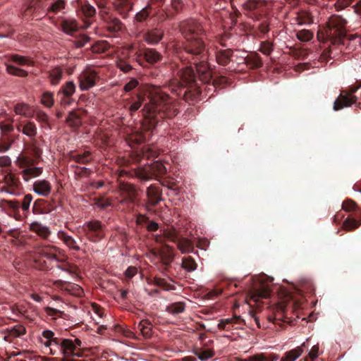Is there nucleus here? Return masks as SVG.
Segmentation results:
<instances>
[{"label": "nucleus", "instance_id": "1", "mask_svg": "<svg viewBox=\"0 0 361 361\" xmlns=\"http://www.w3.org/2000/svg\"><path fill=\"white\" fill-rule=\"evenodd\" d=\"M180 31L185 41L183 47L186 60L195 67L186 66L178 71L177 77L171 82L170 88L178 97L187 102H194L199 99L202 90L198 80L203 83L212 80V72L208 66L209 49L203 40L205 30L202 23L194 18L180 22Z\"/></svg>", "mask_w": 361, "mask_h": 361}, {"label": "nucleus", "instance_id": "2", "mask_svg": "<svg viewBox=\"0 0 361 361\" xmlns=\"http://www.w3.org/2000/svg\"><path fill=\"white\" fill-rule=\"evenodd\" d=\"M144 104L142 109L144 116L141 130L132 136V140L142 143L149 140L159 123L165 118H173L178 113L173 99L157 86L147 85L141 87L131 99L128 107L131 114L136 112Z\"/></svg>", "mask_w": 361, "mask_h": 361}, {"label": "nucleus", "instance_id": "3", "mask_svg": "<svg viewBox=\"0 0 361 361\" xmlns=\"http://www.w3.org/2000/svg\"><path fill=\"white\" fill-rule=\"evenodd\" d=\"M35 250L36 257L34 263L37 269L48 271L53 267L51 262L55 261L58 263L56 266L57 269L71 275L75 274V267L66 262V256L60 257V255L63 252L61 248L50 244H40L35 246Z\"/></svg>", "mask_w": 361, "mask_h": 361}, {"label": "nucleus", "instance_id": "4", "mask_svg": "<svg viewBox=\"0 0 361 361\" xmlns=\"http://www.w3.org/2000/svg\"><path fill=\"white\" fill-rule=\"evenodd\" d=\"M347 23V20L341 16L331 15L326 26L318 31V39L322 42L329 41L334 45L344 44Z\"/></svg>", "mask_w": 361, "mask_h": 361}, {"label": "nucleus", "instance_id": "5", "mask_svg": "<svg viewBox=\"0 0 361 361\" xmlns=\"http://www.w3.org/2000/svg\"><path fill=\"white\" fill-rule=\"evenodd\" d=\"M272 6V2L269 0H247L243 4V8L248 12L249 16L255 20L266 18Z\"/></svg>", "mask_w": 361, "mask_h": 361}, {"label": "nucleus", "instance_id": "6", "mask_svg": "<svg viewBox=\"0 0 361 361\" xmlns=\"http://www.w3.org/2000/svg\"><path fill=\"white\" fill-rule=\"evenodd\" d=\"M361 87V80H356L354 85L349 86L347 90H341L340 94L334 103V111H339L344 107H349L357 102V97L354 95Z\"/></svg>", "mask_w": 361, "mask_h": 361}, {"label": "nucleus", "instance_id": "7", "mask_svg": "<svg viewBox=\"0 0 361 361\" xmlns=\"http://www.w3.org/2000/svg\"><path fill=\"white\" fill-rule=\"evenodd\" d=\"M106 226L99 220H91L85 222L81 230L85 236L91 242L97 243L102 240L105 236Z\"/></svg>", "mask_w": 361, "mask_h": 361}, {"label": "nucleus", "instance_id": "8", "mask_svg": "<svg viewBox=\"0 0 361 361\" xmlns=\"http://www.w3.org/2000/svg\"><path fill=\"white\" fill-rule=\"evenodd\" d=\"M166 173V166L159 161H154L147 168L135 169L133 175L141 181H147L152 178H157Z\"/></svg>", "mask_w": 361, "mask_h": 361}, {"label": "nucleus", "instance_id": "9", "mask_svg": "<svg viewBox=\"0 0 361 361\" xmlns=\"http://www.w3.org/2000/svg\"><path fill=\"white\" fill-rule=\"evenodd\" d=\"M62 350L61 361H76L73 357L82 356V341L79 338H64L62 341Z\"/></svg>", "mask_w": 361, "mask_h": 361}, {"label": "nucleus", "instance_id": "10", "mask_svg": "<svg viewBox=\"0 0 361 361\" xmlns=\"http://www.w3.org/2000/svg\"><path fill=\"white\" fill-rule=\"evenodd\" d=\"M270 293L271 290L268 284L261 281L255 282L247 293V302L250 304L252 302L257 304L262 299L268 298Z\"/></svg>", "mask_w": 361, "mask_h": 361}, {"label": "nucleus", "instance_id": "11", "mask_svg": "<svg viewBox=\"0 0 361 361\" xmlns=\"http://www.w3.org/2000/svg\"><path fill=\"white\" fill-rule=\"evenodd\" d=\"M42 336L45 341L41 340V343L49 348V353L52 355H61L62 350V344L63 338L55 337V334L51 330H44L42 333Z\"/></svg>", "mask_w": 361, "mask_h": 361}, {"label": "nucleus", "instance_id": "12", "mask_svg": "<svg viewBox=\"0 0 361 361\" xmlns=\"http://www.w3.org/2000/svg\"><path fill=\"white\" fill-rule=\"evenodd\" d=\"M33 200V197L31 194H26L21 202L16 200H4V202L5 205L11 209L13 212L15 214L16 219L18 220L20 219V215L19 214L20 208L23 212V214L27 216L28 215L30 211V204Z\"/></svg>", "mask_w": 361, "mask_h": 361}, {"label": "nucleus", "instance_id": "13", "mask_svg": "<svg viewBox=\"0 0 361 361\" xmlns=\"http://www.w3.org/2000/svg\"><path fill=\"white\" fill-rule=\"evenodd\" d=\"M98 73L91 68H87L78 76V85L81 91H86L94 87L99 80Z\"/></svg>", "mask_w": 361, "mask_h": 361}, {"label": "nucleus", "instance_id": "14", "mask_svg": "<svg viewBox=\"0 0 361 361\" xmlns=\"http://www.w3.org/2000/svg\"><path fill=\"white\" fill-rule=\"evenodd\" d=\"M184 6L183 0H171L169 6H167L162 13L157 14L159 20L164 21L167 18H173L180 13Z\"/></svg>", "mask_w": 361, "mask_h": 361}, {"label": "nucleus", "instance_id": "15", "mask_svg": "<svg viewBox=\"0 0 361 361\" xmlns=\"http://www.w3.org/2000/svg\"><path fill=\"white\" fill-rule=\"evenodd\" d=\"M44 0H26L23 11V16L29 19L34 15L39 14L44 10Z\"/></svg>", "mask_w": 361, "mask_h": 361}, {"label": "nucleus", "instance_id": "16", "mask_svg": "<svg viewBox=\"0 0 361 361\" xmlns=\"http://www.w3.org/2000/svg\"><path fill=\"white\" fill-rule=\"evenodd\" d=\"M100 15L106 23L107 30L112 33H117L124 27V24L117 17L107 12H101Z\"/></svg>", "mask_w": 361, "mask_h": 361}, {"label": "nucleus", "instance_id": "17", "mask_svg": "<svg viewBox=\"0 0 361 361\" xmlns=\"http://www.w3.org/2000/svg\"><path fill=\"white\" fill-rule=\"evenodd\" d=\"M1 334L6 341L12 342L15 338L25 335L26 329L22 324H16L11 328L2 330Z\"/></svg>", "mask_w": 361, "mask_h": 361}, {"label": "nucleus", "instance_id": "18", "mask_svg": "<svg viewBox=\"0 0 361 361\" xmlns=\"http://www.w3.org/2000/svg\"><path fill=\"white\" fill-rule=\"evenodd\" d=\"M146 195L148 198V204L152 207H155L163 200L162 190L158 185H150L146 190Z\"/></svg>", "mask_w": 361, "mask_h": 361}, {"label": "nucleus", "instance_id": "19", "mask_svg": "<svg viewBox=\"0 0 361 361\" xmlns=\"http://www.w3.org/2000/svg\"><path fill=\"white\" fill-rule=\"evenodd\" d=\"M165 0H150L147 6L142 10L137 12L134 17V23H144L147 21L151 14L152 10V5L157 4L158 6L162 5Z\"/></svg>", "mask_w": 361, "mask_h": 361}, {"label": "nucleus", "instance_id": "20", "mask_svg": "<svg viewBox=\"0 0 361 361\" xmlns=\"http://www.w3.org/2000/svg\"><path fill=\"white\" fill-rule=\"evenodd\" d=\"M74 4V6L86 18H92L96 15V8L90 4L88 0H75Z\"/></svg>", "mask_w": 361, "mask_h": 361}, {"label": "nucleus", "instance_id": "21", "mask_svg": "<svg viewBox=\"0 0 361 361\" xmlns=\"http://www.w3.org/2000/svg\"><path fill=\"white\" fill-rule=\"evenodd\" d=\"M133 6V0H115L114 3L115 10L124 19L128 17Z\"/></svg>", "mask_w": 361, "mask_h": 361}, {"label": "nucleus", "instance_id": "22", "mask_svg": "<svg viewBox=\"0 0 361 361\" xmlns=\"http://www.w3.org/2000/svg\"><path fill=\"white\" fill-rule=\"evenodd\" d=\"M30 230L35 233L42 240H49V242L53 243V241L49 240V237L51 235L50 228L48 226L43 225L42 223L33 221L30 225Z\"/></svg>", "mask_w": 361, "mask_h": 361}, {"label": "nucleus", "instance_id": "23", "mask_svg": "<svg viewBox=\"0 0 361 361\" xmlns=\"http://www.w3.org/2000/svg\"><path fill=\"white\" fill-rule=\"evenodd\" d=\"M51 184L45 179L37 180L32 185L33 191L42 197H48L51 192Z\"/></svg>", "mask_w": 361, "mask_h": 361}, {"label": "nucleus", "instance_id": "24", "mask_svg": "<svg viewBox=\"0 0 361 361\" xmlns=\"http://www.w3.org/2000/svg\"><path fill=\"white\" fill-rule=\"evenodd\" d=\"M142 57L147 63L154 64L161 61V54L154 49L145 48L140 51L137 56Z\"/></svg>", "mask_w": 361, "mask_h": 361}, {"label": "nucleus", "instance_id": "25", "mask_svg": "<svg viewBox=\"0 0 361 361\" xmlns=\"http://www.w3.org/2000/svg\"><path fill=\"white\" fill-rule=\"evenodd\" d=\"M54 209L52 204L44 199H37L34 202L32 211L34 214L50 213Z\"/></svg>", "mask_w": 361, "mask_h": 361}, {"label": "nucleus", "instance_id": "26", "mask_svg": "<svg viewBox=\"0 0 361 361\" xmlns=\"http://www.w3.org/2000/svg\"><path fill=\"white\" fill-rule=\"evenodd\" d=\"M244 320L240 317H233L221 319L218 324V328L221 330L231 331L233 328L238 329L243 325Z\"/></svg>", "mask_w": 361, "mask_h": 361}, {"label": "nucleus", "instance_id": "27", "mask_svg": "<svg viewBox=\"0 0 361 361\" xmlns=\"http://www.w3.org/2000/svg\"><path fill=\"white\" fill-rule=\"evenodd\" d=\"M233 51L231 49H219L216 48L215 56L217 63L220 66H226L231 61V57Z\"/></svg>", "mask_w": 361, "mask_h": 361}, {"label": "nucleus", "instance_id": "28", "mask_svg": "<svg viewBox=\"0 0 361 361\" xmlns=\"http://www.w3.org/2000/svg\"><path fill=\"white\" fill-rule=\"evenodd\" d=\"M164 32L159 28H154L147 30L144 34L145 40L149 44H156L163 38Z\"/></svg>", "mask_w": 361, "mask_h": 361}, {"label": "nucleus", "instance_id": "29", "mask_svg": "<svg viewBox=\"0 0 361 361\" xmlns=\"http://www.w3.org/2000/svg\"><path fill=\"white\" fill-rule=\"evenodd\" d=\"M120 190L126 201L130 203L134 202L137 197V192L133 185L128 183H122L120 184Z\"/></svg>", "mask_w": 361, "mask_h": 361}, {"label": "nucleus", "instance_id": "30", "mask_svg": "<svg viewBox=\"0 0 361 361\" xmlns=\"http://www.w3.org/2000/svg\"><path fill=\"white\" fill-rule=\"evenodd\" d=\"M3 183L6 184L11 190H15L17 192H20L21 183L16 174L11 172L6 173L4 177Z\"/></svg>", "mask_w": 361, "mask_h": 361}, {"label": "nucleus", "instance_id": "31", "mask_svg": "<svg viewBox=\"0 0 361 361\" xmlns=\"http://www.w3.org/2000/svg\"><path fill=\"white\" fill-rule=\"evenodd\" d=\"M57 237L59 239L62 240L63 243L71 250L74 251H79L80 250V247L77 244L76 240L66 232L63 231H59L57 233Z\"/></svg>", "mask_w": 361, "mask_h": 361}, {"label": "nucleus", "instance_id": "32", "mask_svg": "<svg viewBox=\"0 0 361 361\" xmlns=\"http://www.w3.org/2000/svg\"><path fill=\"white\" fill-rule=\"evenodd\" d=\"M69 158L71 160L80 164H87L92 160L91 152L90 151H85L82 153L71 152L69 153Z\"/></svg>", "mask_w": 361, "mask_h": 361}, {"label": "nucleus", "instance_id": "33", "mask_svg": "<svg viewBox=\"0 0 361 361\" xmlns=\"http://www.w3.org/2000/svg\"><path fill=\"white\" fill-rule=\"evenodd\" d=\"M42 172L43 169L42 167H37L35 165L22 170L20 174L23 179L25 182H28L31 178L39 176Z\"/></svg>", "mask_w": 361, "mask_h": 361}, {"label": "nucleus", "instance_id": "34", "mask_svg": "<svg viewBox=\"0 0 361 361\" xmlns=\"http://www.w3.org/2000/svg\"><path fill=\"white\" fill-rule=\"evenodd\" d=\"M17 129L30 137H34L37 135V127L34 122L27 121L25 124H20Z\"/></svg>", "mask_w": 361, "mask_h": 361}, {"label": "nucleus", "instance_id": "35", "mask_svg": "<svg viewBox=\"0 0 361 361\" xmlns=\"http://www.w3.org/2000/svg\"><path fill=\"white\" fill-rule=\"evenodd\" d=\"M295 24L298 25H308L313 23V18L312 15L305 11H301L297 13L294 18Z\"/></svg>", "mask_w": 361, "mask_h": 361}, {"label": "nucleus", "instance_id": "36", "mask_svg": "<svg viewBox=\"0 0 361 361\" xmlns=\"http://www.w3.org/2000/svg\"><path fill=\"white\" fill-rule=\"evenodd\" d=\"M16 164L19 168L23 169V170L32 166L36 165L37 164V161L36 159H33L29 156L20 155L16 159Z\"/></svg>", "mask_w": 361, "mask_h": 361}, {"label": "nucleus", "instance_id": "37", "mask_svg": "<svg viewBox=\"0 0 361 361\" xmlns=\"http://www.w3.org/2000/svg\"><path fill=\"white\" fill-rule=\"evenodd\" d=\"M61 30L68 35H72L78 29L77 21L74 19H65L61 23Z\"/></svg>", "mask_w": 361, "mask_h": 361}, {"label": "nucleus", "instance_id": "38", "mask_svg": "<svg viewBox=\"0 0 361 361\" xmlns=\"http://www.w3.org/2000/svg\"><path fill=\"white\" fill-rule=\"evenodd\" d=\"M178 249L182 254L192 252L194 243L188 238L181 237L177 243Z\"/></svg>", "mask_w": 361, "mask_h": 361}, {"label": "nucleus", "instance_id": "39", "mask_svg": "<svg viewBox=\"0 0 361 361\" xmlns=\"http://www.w3.org/2000/svg\"><path fill=\"white\" fill-rule=\"evenodd\" d=\"M193 353L201 361H207L214 355V353L209 348H195Z\"/></svg>", "mask_w": 361, "mask_h": 361}, {"label": "nucleus", "instance_id": "40", "mask_svg": "<svg viewBox=\"0 0 361 361\" xmlns=\"http://www.w3.org/2000/svg\"><path fill=\"white\" fill-rule=\"evenodd\" d=\"M244 63L250 68H258L262 66L260 56L257 54H251L243 59Z\"/></svg>", "mask_w": 361, "mask_h": 361}, {"label": "nucleus", "instance_id": "41", "mask_svg": "<svg viewBox=\"0 0 361 361\" xmlns=\"http://www.w3.org/2000/svg\"><path fill=\"white\" fill-rule=\"evenodd\" d=\"M137 329L140 331L142 336L146 338H150L152 336V324L147 319L141 320L138 325Z\"/></svg>", "mask_w": 361, "mask_h": 361}, {"label": "nucleus", "instance_id": "42", "mask_svg": "<svg viewBox=\"0 0 361 361\" xmlns=\"http://www.w3.org/2000/svg\"><path fill=\"white\" fill-rule=\"evenodd\" d=\"M185 303L183 302H176L169 305L166 307V312L172 314H178L185 311Z\"/></svg>", "mask_w": 361, "mask_h": 361}, {"label": "nucleus", "instance_id": "43", "mask_svg": "<svg viewBox=\"0 0 361 361\" xmlns=\"http://www.w3.org/2000/svg\"><path fill=\"white\" fill-rule=\"evenodd\" d=\"M63 75V71L59 68H54L49 72V78L51 85H58Z\"/></svg>", "mask_w": 361, "mask_h": 361}, {"label": "nucleus", "instance_id": "44", "mask_svg": "<svg viewBox=\"0 0 361 361\" xmlns=\"http://www.w3.org/2000/svg\"><path fill=\"white\" fill-rule=\"evenodd\" d=\"M181 267L187 271L191 272L197 269V264L192 257L188 256L183 257Z\"/></svg>", "mask_w": 361, "mask_h": 361}, {"label": "nucleus", "instance_id": "45", "mask_svg": "<svg viewBox=\"0 0 361 361\" xmlns=\"http://www.w3.org/2000/svg\"><path fill=\"white\" fill-rule=\"evenodd\" d=\"M279 357V355L276 354L260 353L250 357L249 361H276Z\"/></svg>", "mask_w": 361, "mask_h": 361}, {"label": "nucleus", "instance_id": "46", "mask_svg": "<svg viewBox=\"0 0 361 361\" xmlns=\"http://www.w3.org/2000/svg\"><path fill=\"white\" fill-rule=\"evenodd\" d=\"M149 85V84H140L139 81L136 78H131L123 87V90L126 92H129L133 90L137 89V92H139L141 87Z\"/></svg>", "mask_w": 361, "mask_h": 361}, {"label": "nucleus", "instance_id": "47", "mask_svg": "<svg viewBox=\"0 0 361 361\" xmlns=\"http://www.w3.org/2000/svg\"><path fill=\"white\" fill-rule=\"evenodd\" d=\"M66 122L72 128H78L81 125V118L75 111H71L66 118Z\"/></svg>", "mask_w": 361, "mask_h": 361}, {"label": "nucleus", "instance_id": "48", "mask_svg": "<svg viewBox=\"0 0 361 361\" xmlns=\"http://www.w3.org/2000/svg\"><path fill=\"white\" fill-rule=\"evenodd\" d=\"M358 218L360 219V221H358L355 219H346L343 224V228L347 231H353L361 225V211L359 213Z\"/></svg>", "mask_w": 361, "mask_h": 361}, {"label": "nucleus", "instance_id": "49", "mask_svg": "<svg viewBox=\"0 0 361 361\" xmlns=\"http://www.w3.org/2000/svg\"><path fill=\"white\" fill-rule=\"evenodd\" d=\"M303 350L301 347H298L293 350L287 352L281 361H295L302 353Z\"/></svg>", "mask_w": 361, "mask_h": 361}, {"label": "nucleus", "instance_id": "50", "mask_svg": "<svg viewBox=\"0 0 361 361\" xmlns=\"http://www.w3.org/2000/svg\"><path fill=\"white\" fill-rule=\"evenodd\" d=\"M75 88L74 82L68 81L60 88L58 92L65 94V96L72 97L75 92Z\"/></svg>", "mask_w": 361, "mask_h": 361}, {"label": "nucleus", "instance_id": "51", "mask_svg": "<svg viewBox=\"0 0 361 361\" xmlns=\"http://www.w3.org/2000/svg\"><path fill=\"white\" fill-rule=\"evenodd\" d=\"M141 154L143 158L147 159L156 158L159 155L158 151L149 145H145L141 149Z\"/></svg>", "mask_w": 361, "mask_h": 361}, {"label": "nucleus", "instance_id": "52", "mask_svg": "<svg viewBox=\"0 0 361 361\" xmlns=\"http://www.w3.org/2000/svg\"><path fill=\"white\" fill-rule=\"evenodd\" d=\"M41 103L47 108H51L54 104V94L51 92L46 91L43 92L41 97Z\"/></svg>", "mask_w": 361, "mask_h": 361}, {"label": "nucleus", "instance_id": "53", "mask_svg": "<svg viewBox=\"0 0 361 361\" xmlns=\"http://www.w3.org/2000/svg\"><path fill=\"white\" fill-rule=\"evenodd\" d=\"M116 66L124 73H128L133 69V66L129 59H118L116 61Z\"/></svg>", "mask_w": 361, "mask_h": 361}, {"label": "nucleus", "instance_id": "54", "mask_svg": "<svg viewBox=\"0 0 361 361\" xmlns=\"http://www.w3.org/2000/svg\"><path fill=\"white\" fill-rule=\"evenodd\" d=\"M296 37L301 42H309L313 39L314 32L310 30L303 29L297 32Z\"/></svg>", "mask_w": 361, "mask_h": 361}, {"label": "nucleus", "instance_id": "55", "mask_svg": "<svg viewBox=\"0 0 361 361\" xmlns=\"http://www.w3.org/2000/svg\"><path fill=\"white\" fill-rule=\"evenodd\" d=\"M14 111L16 114L21 115L25 117L30 116V106L25 103L17 104L14 107Z\"/></svg>", "mask_w": 361, "mask_h": 361}, {"label": "nucleus", "instance_id": "56", "mask_svg": "<svg viewBox=\"0 0 361 361\" xmlns=\"http://www.w3.org/2000/svg\"><path fill=\"white\" fill-rule=\"evenodd\" d=\"M153 283L157 286L163 288L165 290H175L176 287L174 285L169 283L164 279L160 277H154L153 279Z\"/></svg>", "mask_w": 361, "mask_h": 361}, {"label": "nucleus", "instance_id": "57", "mask_svg": "<svg viewBox=\"0 0 361 361\" xmlns=\"http://www.w3.org/2000/svg\"><path fill=\"white\" fill-rule=\"evenodd\" d=\"M109 48V44L105 41L98 42L92 46V51L94 53L101 54L107 51Z\"/></svg>", "mask_w": 361, "mask_h": 361}, {"label": "nucleus", "instance_id": "58", "mask_svg": "<svg viewBox=\"0 0 361 361\" xmlns=\"http://www.w3.org/2000/svg\"><path fill=\"white\" fill-rule=\"evenodd\" d=\"M7 72L13 75L19 76V77H26L27 75V72L23 69L17 68L12 65H7L6 67Z\"/></svg>", "mask_w": 361, "mask_h": 361}, {"label": "nucleus", "instance_id": "59", "mask_svg": "<svg viewBox=\"0 0 361 361\" xmlns=\"http://www.w3.org/2000/svg\"><path fill=\"white\" fill-rule=\"evenodd\" d=\"M90 37L85 35H80L73 40V44L76 48H82L90 42Z\"/></svg>", "mask_w": 361, "mask_h": 361}, {"label": "nucleus", "instance_id": "60", "mask_svg": "<svg viewBox=\"0 0 361 361\" xmlns=\"http://www.w3.org/2000/svg\"><path fill=\"white\" fill-rule=\"evenodd\" d=\"M56 97L60 105L63 108L70 106L73 102L72 97L65 96L59 92H57Z\"/></svg>", "mask_w": 361, "mask_h": 361}, {"label": "nucleus", "instance_id": "61", "mask_svg": "<svg viewBox=\"0 0 361 361\" xmlns=\"http://www.w3.org/2000/svg\"><path fill=\"white\" fill-rule=\"evenodd\" d=\"M160 259L165 266H169L173 259L171 251H161L159 253Z\"/></svg>", "mask_w": 361, "mask_h": 361}, {"label": "nucleus", "instance_id": "62", "mask_svg": "<svg viewBox=\"0 0 361 361\" xmlns=\"http://www.w3.org/2000/svg\"><path fill=\"white\" fill-rule=\"evenodd\" d=\"M300 286L302 290L312 293L314 290L312 281L309 279H303L300 281Z\"/></svg>", "mask_w": 361, "mask_h": 361}, {"label": "nucleus", "instance_id": "63", "mask_svg": "<svg viewBox=\"0 0 361 361\" xmlns=\"http://www.w3.org/2000/svg\"><path fill=\"white\" fill-rule=\"evenodd\" d=\"M165 238L171 242L178 243L179 240L181 238L180 236L177 233V232L175 230H169L165 232Z\"/></svg>", "mask_w": 361, "mask_h": 361}, {"label": "nucleus", "instance_id": "64", "mask_svg": "<svg viewBox=\"0 0 361 361\" xmlns=\"http://www.w3.org/2000/svg\"><path fill=\"white\" fill-rule=\"evenodd\" d=\"M66 6V1L64 0H57L49 8L48 11L53 13H57L58 11L63 9Z\"/></svg>", "mask_w": 361, "mask_h": 361}]
</instances>
